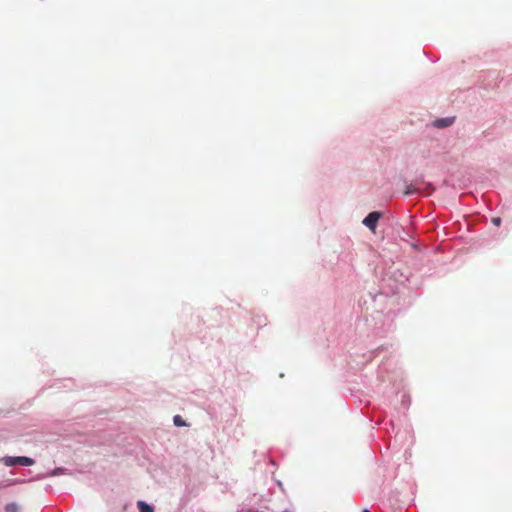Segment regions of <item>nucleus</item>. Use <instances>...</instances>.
I'll list each match as a JSON object with an SVG mask.
<instances>
[{
  "label": "nucleus",
  "instance_id": "nucleus-1",
  "mask_svg": "<svg viewBox=\"0 0 512 512\" xmlns=\"http://www.w3.org/2000/svg\"><path fill=\"white\" fill-rule=\"evenodd\" d=\"M0 461L5 466H15V465H22V466H32L35 461L34 459L26 456H18V457H12V456H5L0 459Z\"/></svg>",
  "mask_w": 512,
  "mask_h": 512
},
{
  "label": "nucleus",
  "instance_id": "nucleus-2",
  "mask_svg": "<svg viewBox=\"0 0 512 512\" xmlns=\"http://www.w3.org/2000/svg\"><path fill=\"white\" fill-rule=\"evenodd\" d=\"M381 218V213L374 211L369 213L363 220V224L368 227L370 230L375 231L377 222Z\"/></svg>",
  "mask_w": 512,
  "mask_h": 512
},
{
  "label": "nucleus",
  "instance_id": "nucleus-3",
  "mask_svg": "<svg viewBox=\"0 0 512 512\" xmlns=\"http://www.w3.org/2000/svg\"><path fill=\"white\" fill-rule=\"evenodd\" d=\"M422 184H423L422 181H420L419 179H416L414 182L406 185L404 195H412L415 193H421L422 192V188H421Z\"/></svg>",
  "mask_w": 512,
  "mask_h": 512
},
{
  "label": "nucleus",
  "instance_id": "nucleus-4",
  "mask_svg": "<svg viewBox=\"0 0 512 512\" xmlns=\"http://www.w3.org/2000/svg\"><path fill=\"white\" fill-rule=\"evenodd\" d=\"M454 118H440L434 122V125L438 128H445L453 123Z\"/></svg>",
  "mask_w": 512,
  "mask_h": 512
},
{
  "label": "nucleus",
  "instance_id": "nucleus-5",
  "mask_svg": "<svg viewBox=\"0 0 512 512\" xmlns=\"http://www.w3.org/2000/svg\"><path fill=\"white\" fill-rule=\"evenodd\" d=\"M5 512H20V507L17 503L11 502L5 506Z\"/></svg>",
  "mask_w": 512,
  "mask_h": 512
},
{
  "label": "nucleus",
  "instance_id": "nucleus-6",
  "mask_svg": "<svg viewBox=\"0 0 512 512\" xmlns=\"http://www.w3.org/2000/svg\"><path fill=\"white\" fill-rule=\"evenodd\" d=\"M139 512H153V508L143 501L138 502Z\"/></svg>",
  "mask_w": 512,
  "mask_h": 512
},
{
  "label": "nucleus",
  "instance_id": "nucleus-7",
  "mask_svg": "<svg viewBox=\"0 0 512 512\" xmlns=\"http://www.w3.org/2000/svg\"><path fill=\"white\" fill-rule=\"evenodd\" d=\"M174 425L177 427H183L186 426V422L183 420V418L180 415H175L173 418Z\"/></svg>",
  "mask_w": 512,
  "mask_h": 512
},
{
  "label": "nucleus",
  "instance_id": "nucleus-8",
  "mask_svg": "<svg viewBox=\"0 0 512 512\" xmlns=\"http://www.w3.org/2000/svg\"><path fill=\"white\" fill-rule=\"evenodd\" d=\"M425 190L427 191V194H430L434 189L430 183L425 184Z\"/></svg>",
  "mask_w": 512,
  "mask_h": 512
},
{
  "label": "nucleus",
  "instance_id": "nucleus-9",
  "mask_svg": "<svg viewBox=\"0 0 512 512\" xmlns=\"http://www.w3.org/2000/svg\"><path fill=\"white\" fill-rule=\"evenodd\" d=\"M492 223L495 225V226H499L500 223H501V219L499 217H494L492 218Z\"/></svg>",
  "mask_w": 512,
  "mask_h": 512
},
{
  "label": "nucleus",
  "instance_id": "nucleus-10",
  "mask_svg": "<svg viewBox=\"0 0 512 512\" xmlns=\"http://www.w3.org/2000/svg\"><path fill=\"white\" fill-rule=\"evenodd\" d=\"M63 473V469L62 468H56L53 472H52V475H58V474H61Z\"/></svg>",
  "mask_w": 512,
  "mask_h": 512
},
{
  "label": "nucleus",
  "instance_id": "nucleus-11",
  "mask_svg": "<svg viewBox=\"0 0 512 512\" xmlns=\"http://www.w3.org/2000/svg\"><path fill=\"white\" fill-rule=\"evenodd\" d=\"M363 512H370V511H369V510H367V509H365V510H363Z\"/></svg>",
  "mask_w": 512,
  "mask_h": 512
}]
</instances>
